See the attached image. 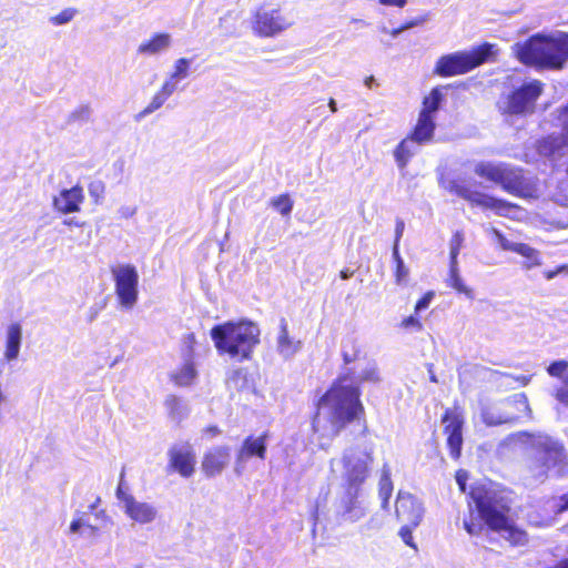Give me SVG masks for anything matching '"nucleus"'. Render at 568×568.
<instances>
[{
    "label": "nucleus",
    "instance_id": "nucleus-19",
    "mask_svg": "<svg viewBox=\"0 0 568 568\" xmlns=\"http://www.w3.org/2000/svg\"><path fill=\"white\" fill-rule=\"evenodd\" d=\"M270 438V433L267 430L263 432L260 436L257 437H254V436H247L239 452H237V456H236V462L237 464L248 459V458H252V457H257L260 458L261 460H264L266 458V453H267V439Z\"/></svg>",
    "mask_w": 568,
    "mask_h": 568
},
{
    "label": "nucleus",
    "instance_id": "nucleus-35",
    "mask_svg": "<svg viewBox=\"0 0 568 568\" xmlns=\"http://www.w3.org/2000/svg\"><path fill=\"white\" fill-rule=\"evenodd\" d=\"M447 283L450 287L456 290L458 293L465 294L468 298H474L473 290L467 287L458 273V262L450 263L449 277Z\"/></svg>",
    "mask_w": 568,
    "mask_h": 568
},
{
    "label": "nucleus",
    "instance_id": "nucleus-61",
    "mask_svg": "<svg viewBox=\"0 0 568 568\" xmlns=\"http://www.w3.org/2000/svg\"><path fill=\"white\" fill-rule=\"evenodd\" d=\"M134 214H135V209L126 207V209L122 210V215L125 217H131Z\"/></svg>",
    "mask_w": 568,
    "mask_h": 568
},
{
    "label": "nucleus",
    "instance_id": "nucleus-30",
    "mask_svg": "<svg viewBox=\"0 0 568 568\" xmlns=\"http://www.w3.org/2000/svg\"><path fill=\"white\" fill-rule=\"evenodd\" d=\"M549 377L558 381L562 386L568 387V359H555L546 367Z\"/></svg>",
    "mask_w": 568,
    "mask_h": 568
},
{
    "label": "nucleus",
    "instance_id": "nucleus-26",
    "mask_svg": "<svg viewBox=\"0 0 568 568\" xmlns=\"http://www.w3.org/2000/svg\"><path fill=\"white\" fill-rule=\"evenodd\" d=\"M191 63L192 59L189 58L176 59L173 64V70L164 80V83L171 85L172 89L176 91L180 81L189 77Z\"/></svg>",
    "mask_w": 568,
    "mask_h": 568
},
{
    "label": "nucleus",
    "instance_id": "nucleus-27",
    "mask_svg": "<svg viewBox=\"0 0 568 568\" xmlns=\"http://www.w3.org/2000/svg\"><path fill=\"white\" fill-rule=\"evenodd\" d=\"M226 387L236 390L252 389L255 387L254 377L250 375L246 369H235L226 378Z\"/></svg>",
    "mask_w": 568,
    "mask_h": 568
},
{
    "label": "nucleus",
    "instance_id": "nucleus-8",
    "mask_svg": "<svg viewBox=\"0 0 568 568\" xmlns=\"http://www.w3.org/2000/svg\"><path fill=\"white\" fill-rule=\"evenodd\" d=\"M294 20L281 7L263 4L256 9L252 30L261 38H275L293 27Z\"/></svg>",
    "mask_w": 568,
    "mask_h": 568
},
{
    "label": "nucleus",
    "instance_id": "nucleus-17",
    "mask_svg": "<svg viewBox=\"0 0 568 568\" xmlns=\"http://www.w3.org/2000/svg\"><path fill=\"white\" fill-rule=\"evenodd\" d=\"M343 465L345 469V493L349 496H356L368 476L367 463L362 459L354 460L351 457H344Z\"/></svg>",
    "mask_w": 568,
    "mask_h": 568
},
{
    "label": "nucleus",
    "instance_id": "nucleus-25",
    "mask_svg": "<svg viewBox=\"0 0 568 568\" xmlns=\"http://www.w3.org/2000/svg\"><path fill=\"white\" fill-rule=\"evenodd\" d=\"M435 131V116H426L419 114L417 124L410 135V138L417 143H424L432 140Z\"/></svg>",
    "mask_w": 568,
    "mask_h": 568
},
{
    "label": "nucleus",
    "instance_id": "nucleus-39",
    "mask_svg": "<svg viewBox=\"0 0 568 568\" xmlns=\"http://www.w3.org/2000/svg\"><path fill=\"white\" fill-rule=\"evenodd\" d=\"M417 526H412V525H404L400 529H399V536L402 538V540L410 548L413 549H417V546L414 541V538H413V530L416 528Z\"/></svg>",
    "mask_w": 568,
    "mask_h": 568
},
{
    "label": "nucleus",
    "instance_id": "nucleus-31",
    "mask_svg": "<svg viewBox=\"0 0 568 568\" xmlns=\"http://www.w3.org/2000/svg\"><path fill=\"white\" fill-rule=\"evenodd\" d=\"M517 254L525 258L521 265L523 268L527 271L542 264L540 252L526 243H521L519 250H517Z\"/></svg>",
    "mask_w": 568,
    "mask_h": 568
},
{
    "label": "nucleus",
    "instance_id": "nucleus-3",
    "mask_svg": "<svg viewBox=\"0 0 568 568\" xmlns=\"http://www.w3.org/2000/svg\"><path fill=\"white\" fill-rule=\"evenodd\" d=\"M260 328L248 321L226 322L211 329V338L221 355H227L239 362L252 357L260 343Z\"/></svg>",
    "mask_w": 568,
    "mask_h": 568
},
{
    "label": "nucleus",
    "instance_id": "nucleus-24",
    "mask_svg": "<svg viewBox=\"0 0 568 568\" xmlns=\"http://www.w3.org/2000/svg\"><path fill=\"white\" fill-rule=\"evenodd\" d=\"M506 405H515V410H507L506 422H514L524 416H530V408L525 393H515L505 399Z\"/></svg>",
    "mask_w": 568,
    "mask_h": 568
},
{
    "label": "nucleus",
    "instance_id": "nucleus-23",
    "mask_svg": "<svg viewBox=\"0 0 568 568\" xmlns=\"http://www.w3.org/2000/svg\"><path fill=\"white\" fill-rule=\"evenodd\" d=\"M301 348V342L288 335L287 323L284 318L280 323V332L276 338V351L284 358H291Z\"/></svg>",
    "mask_w": 568,
    "mask_h": 568
},
{
    "label": "nucleus",
    "instance_id": "nucleus-36",
    "mask_svg": "<svg viewBox=\"0 0 568 568\" xmlns=\"http://www.w3.org/2000/svg\"><path fill=\"white\" fill-rule=\"evenodd\" d=\"M79 11L75 8H65L59 13L49 18V22L52 26L59 27L64 26L71 22L77 16Z\"/></svg>",
    "mask_w": 568,
    "mask_h": 568
},
{
    "label": "nucleus",
    "instance_id": "nucleus-7",
    "mask_svg": "<svg viewBox=\"0 0 568 568\" xmlns=\"http://www.w3.org/2000/svg\"><path fill=\"white\" fill-rule=\"evenodd\" d=\"M538 152L552 163L558 180L555 201L568 206V143L564 138L548 136L539 142Z\"/></svg>",
    "mask_w": 568,
    "mask_h": 568
},
{
    "label": "nucleus",
    "instance_id": "nucleus-52",
    "mask_svg": "<svg viewBox=\"0 0 568 568\" xmlns=\"http://www.w3.org/2000/svg\"><path fill=\"white\" fill-rule=\"evenodd\" d=\"M404 229H405L404 221L398 219L396 221V227H395V241H397V243H399L400 237L403 236Z\"/></svg>",
    "mask_w": 568,
    "mask_h": 568
},
{
    "label": "nucleus",
    "instance_id": "nucleus-4",
    "mask_svg": "<svg viewBox=\"0 0 568 568\" xmlns=\"http://www.w3.org/2000/svg\"><path fill=\"white\" fill-rule=\"evenodd\" d=\"M474 172L516 196L537 199L540 195L537 180L526 178L521 170L509 164L481 161L476 163Z\"/></svg>",
    "mask_w": 568,
    "mask_h": 568
},
{
    "label": "nucleus",
    "instance_id": "nucleus-40",
    "mask_svg": "<svg viewBox=\"0 0 568 568\" xmlns=\"http://www.w3.org/2000/svg\"><path fill=\"white\" fill-rule=\"evenodd\" d=\"M409 275V270L404 261L396 263L395 280L398 285L405 284Z\"/></svg>",
    "mask_w": 568,
    "mask_h": 568
},
{
    "label": "nucleus",
    "instance_id": "nucleus-49",
    "mask_svg": "<svg viewBox=\"0 0 568 568\" xmlns=\"http://www.w3.org/2000/svg\"><path fill=\"white\" fill-rule=\"evenodd\" d=\"M378 2L386 7H395L402 9L408 3V0H378Z\"/></svg>",
    "mask_w": 568,
    "mask_h": 568
},
{
    "label": "nucleus",
    "instance_id": "nucleus-50",
    "mask_svg": "<svg viewBox=\"0 0 568 568\" xmlns=\"http://www.w3.org/2000/svg\"><path fill=\"white\" fill-rule=\"evenodd\" d=\"M203 434L210 438H213L221 434V429L216 425H209L203 428Z\"/></svg>",
    "mask_w": 568,
    "mask_h": 568
},
{
    "label": "nucleus",
    "instance_id": "nucleus-53",
    "mask_svg": "<svg viewBox=\"0 0 568 568\" xmlns=\"http://www.w3.org/2000/svg\"><path fill=\"white\" fill-rule=\"evenodd\" d=\"M561 122H562V125H564V130L566 132V135L562 136V138L568 143V105L564 109V111L561 113Z\"/></svg>",
    "mask_w": 568,
    "mask_h": 568
},
{
    "label": "nucleus",
    "instance_id": "nucleus-13",
    "mask_svg": "<svg viewBox=\"0 0 568 568\" xmlns=\"http://www.w3.org/2000/svg\"><path fill=\"white\" fill-rule=\"evenodd\" d=\"M440 422L443 424V434L446 437L449 456L454 460H458L462 457L464 444L463 429L465 416L463 408L456 404L453 407L446 408L442 415Z\"/></svg>",
    "mask_w": 568,
    "mask_h": 568
},
{
    "label": "nucleus",
    "instance_id": "nucleus-58",
    "mask_svg": "<svg viewBox=\"0 0 568 568\" xmlns=\"http://www.w3.org/2000/svg\"><path fill=\"white\" fill-rule=\"evenodd\" d=\"M81 526H82L81 519H79V518L73 519L70 524V530L72 532H77Z\"/></svg>",
    "mask_w": 568,
    "mask_h": 568
},
{
    "label": "nucleus",
    "instance_id": "nucleus-57",
    "mask_svg": "<svg viewBox=\"0 0 568 568\" xmlns=\"http://www.w3.org/2000/svg\"><path fill=\"white\" fill-rule=\"evenodd\" d=\"M392 255H393L395 263L403 261V258L399 255V243H397V241H394Z\"/></svg>",
    "mask_w": 568,
    "mask_h": 568
},
{
    "label": "nucleus",
    "instance_id": "nucleus-54",
    "mask_svg": "<svg viewBox=\"0 0 568 568\" xmlns=\"http://www.w3.org/2000/svg\"><path fill=\"white\" fill-rule=\"evenodd\" d=\"M90 114L91 110L89 106H81L72 114V116H80L81 119L88 120L90 118Z\"/></svg>",
    "mask_w": 568,
    "mask_h": 568
},
{
    "label": "nucleus",
    "instance_id": "nucleus-6",
    "mask_svg": "<svg viewBox=\"0 0 568 568\" xmlns=\"http://www.w3.org/2000/svg\"><path fill=\"white\" fill-rule=\"evenodd\" d=\"M494 49V44L485 43L470 51L442 55L435 64L434 73L444 78L465 74L486 62L495 53Z\"/></svg>",
    "mask_w": 568,
    "mask_h": 568
},
{
    "label": "nucleus",
    "instance_id": "nucleus-9",
    "mask_svg": "<svg viewBox=\"0 0 568 568\" xmlns=\"http://www.w3.org/2000/svg\"><path fill=\"white\" fill-rule=\"evenodd\" d=\"M346 364L356 362L349 375L339 379V386L329 390H358L359 387L376 386L382 381V374L375 359L364 357L351 358L344 355Z\"/></svg>",
    "mask_w": 568,
    "mask_h": 568
},
{
    "label": "nucleus",
    "instance_id": "nucleus-34",
    "mask_svg": "<svg viewBox=\"0 0 568 568\" xmlns=\"http://www.w3.org/2000/svg\"><path fill=\"white\" fill-rule=\"evenodd\" d=\"M542 449L545 453V460L542 464L545 466H547V467L556 466L557 464H559L562 460V457H564L562 445L555 443V442H549V443H545L542 445Z\"/></svg>",
    "mask_w": 568,
    "mask_h": 568
},
{
    "label": "nucleus",
    "instance_id": "nucleus-22",
    "mask_svg": "<svg viewBox=\"0 0 568 568\" xmlns=\"http://www.w3.org/2000/svg\"><path fill=\"white\" fill-rule=\"evenodd\" d=\"M22 343V326L20 323H11L6 329V348L3 357L8 362L16 361L19 357Z\"/></svg>",
    "mask_w": 568,
    "mask_h": 568
},
{
    "label": "nucleus",
    "instance_id": "nucleus-28",
    "mask_svg": "<svg viewBox=\"0 0 568 568\" xmlns=\"http://www.w3.org/2000/svg\"><path fill=\"white\" fill-rule=\"evenodd\" d=\"M418 144L409 136L397 145L394 151V158L399 169H404L407 165L410 158L417 152Z\"/></svg>",
    "mask_w": 568,
    "mask_h": 568
},
{
    "label": "nucleus",
    "instance_id": "nucleus-48",
    "mask_svg": "<svg viewBox=\"0 0 568 568\" xmlns=\"http://www.w3.org/2000/svg\"><path fill=\"white\" fill-rule=\"evenodd\" d=\"M427 21V17H420V18H416L414 20H410V21H407L406 23H404L402 27H400V30H408V29H412L414 27H417V26H420L423 23H425Z\"/></svg>",
    "mask_w": 568,
    "mask_h": 568
},
{
    "label": "nucleus",
    "instance_id": "nucleus-20",
    "mask_svg": "<svg viewBox=\"0 0 568 568\" xmlns=\"http://www.w3.org/2000/svg\"><path fill=\"white\" fill-rule=\"evenodd\" d=\"M83 201V190L77 185L60 191V193L53 197V207L62 214L75 213L80 211Z\"/></svg>",
    "mask_w": 568,
    "mask_h": 568
},
{
    "label": "nucleus",
    "instance_id": "nucleus-60",
    "mask_svg": "<svg viewBox=\"0 0 568 568\" xmlns=\"http://www.w3.org/2000/svg\"><path fill=\"white\" fill-rule=\"evenodd\" d=\"M557 399L565 405H568V393H556Z\"/></svg>",
    "mask_w": 568,
    "mask_h": 568
},
{
    "label": "nucleus",
    "instance_id": "nucleus-18",
    "mask_svg": "<svg viewBox=\"0 0 568 568\" xmlns=\"http://www.w3.org/2000/svg\"><path fill=\"white\" fill-rule=\"evenodd\" d=\"M172 45L173 38L171 33L155 32L140 42L136 53L143 58H154L169 52Z\"/></svg>",
    "mask_w": 568,
    "mask_h": 568
},
{
    "label": "nucleus",
    "instance_id": "nucleus-16",
    "mask_svg": "<svg viewBox=\"0 0 568 568\" xmlns=\"http://www.w3.org/2000/svg\"><path fill=\"white\" fill-rule=\"evenodd\" d=\"M116 497L124 504V513L139 524H149L156 517V509L148 503L138 501L132 495L126 494L120 484L116 488Z\"/></svg>",
    "mask_w": 568,
    "mask_h": 568
},
{
    "label": "nucleus",
    "instance_id": "nucleus-10",
    "mask_svg": "<svg viewBox=\"0 0 568 568\" xmlns=\"http://www.w3.org/2000/svg\"><path fill=\"white\" fill-rule=\"evenodd\" d=\"M544 91V84L539 80H530L504 97L498 102V108L507 114H528L535 110V104Z\"/></svg>",
    "mask_w": 568,
    "mask_h": 568
},
{
    "label": "nucleus",
    "instance_id": "nucleus-33",
    "mask_svg": "<svg viewBox=\"0 0 568 568\" xmlns=\"http://www.w3.org/2000/svg\"><path fill=\"white\" fill-rule=\"evenodd\" d=\"M443 97L442 88H434L430 93L424 98L423 109L419 114H425L426 116H435V113L439 109V105L443 101Z\"/></svg>",
    "mask_w": 568,
    "mask_h": 568
},
{
    "label": "nucleus",
    "instance_id": "nucleus-5",
    "mask_svg": "<svg viewBox=\"0 0 568 568\" xmlns=\"http://www.w3.org/2000/svg\"><path fill=\"white\" fill-rule=\"evenodd\" d=\"M359 393H324L318 399V407H326L328 422L334 434H339L353 422L365 424V410Z\"/></svg>",
    "mask_w": 568,
    "mask_h": 568
},
{
    "label": "nucleus",
    "instance_id": "nucleus-15",
    "mask_svg": "<svg viewBox=\"0 0 568 568\" xmlns=\"http://www.w3.org/2000/svg\"><path fill=\"white\" fill-rule=\"evenodd\" d=\"M231 462V448L217 445L204 452L201 459V470L206 478L220 476Z\"/></svg>",
    "mask_w": 568,
    "mask_h": 568
},
{
    "label": "nucleus",
    "instance_id": "nucleus-29",
    "mask_svg": "<svg viewBox=\"0 0 568 568\" xmlns=\"http://www.w3.org/2000/svg\"><path fill=\"white\" fill-rule=\"evenodd\" d=\"M174 92L171 85L163 82L141 114L148 115L159 110Z\"/></svg>",
    "mask_w": 568,
    "mask_h": 568
},
{
    "label": "nucleus",
    "instance_id": "nucleus-2",
    "mask_svg": "<svg viewBox=\"0 0 568 568\" xmlns=\"http://www.w3.org/2000/svg\"><path fill=\"white\" fill-rule=\"evenodd\" d=\"M468 496L475 503L477 511L490 530L506 532L505 538L511 546L527 544V532L518 528L509 518L510 507L495 490L483 484H477L470 488Z\"/></svg>",
    "mask_w": 568,
    "mask_h": 568
},
{
    "label": "nucleus",
    "instance_id": "nucleus-56",
    "mask_svg": "<svg viewBox=\"0 0 568 568\" xmlns=\"http://www.w3.org/2000/svg\"><path fill=\"white\" fill-rule=\"evenodd\" d=\"M488 231L491 233V235L494 236L495 241L498 244H500L505 240L504 234L499 230L495 227H489Z\"/></svg>",
    "mask_w": 568,
    "mask_h": 568
},
{
    "label": "nucleus",
    "instance_id": "nucleus-41",
    "mask_svg": "<svg viewBox=\"0 0 568 568\" xmlns=\"http://www.w3.org/2000/svg\"><path fill=\"white\" fill-rule=\"evenodd\" d=\"M400 326L405 329L420 332L423 329V324L418 317L410 315L404 318L400 323Z\"/></svg>",
    "mask_w": 568,
    "mask_h": 568
},
{
    "label": "nucleus",
    "instance_id": "nucleus-55",
    "mask_svg": "<svg viewBox=\"0 0 568 568\" xmlns=\"http://www.w3.org/2000/svg\"><path fill=\"white\" fill-rule=\"evenodd\" d=\"M514 379L518 383L519 387H526L529 385L531 376L519 375V376L515 377Z\"/></svg>",
    "mask_w": 568,
    "mask_h": 568
},
{
    "label": "nucleus",
    "instance_id": "nucleus-32",
    "mask_svg": "<svg viewBox=\"0 0 568 568\" xmlns=\"http://www.w3.org/2000/svg\"><path fill=\"white\" fill-rule=\"evenodd\" d=\"M195 377L196 371L193 363L190 362L185 363L178 372L171 375V378L178 387L191 386Z\"/></svg>",
    "mask_w": 568,
    "mask_h": 568
},
{
    "label": "nucleus",
    "instance_id": "nucleus-42",
    "mask_svg": "<svg viewBox=\"0 0 568 568\" xmlns=\"http://www.w3.org/2000/svg\"><path fill=\"white\" fill-rule=\"evenodd\" d=\"M455 479L458 485V488L460 493H466L467 490V480H468V473L465 469H458L455 473Z\"/></svg>",
    "mask_w": 568,
    "mask_h": 568
},
{
    "label": "nucleus",
    "instance_id": "nucleus-12",
    "mask_svg": "<svg viewBox=\"0 0 568 568\" xmlns=\"http://www.w3.org/2000/svg\"><path fill=\"white\" fill-rule=\"evenodd\" d=\"M114 290L122 308L132 310L139 297V273L131 264H120L111 270Z\"/></svg>",
    "mask_w": 568,
    "mask_h": 568
},
{
    "label": "nucleus",
    "instance_id": "nucleus-1",
    "mask_svg": "<svg viewBox=\"0 0 568 568\" xmlns=\"http://www.w3.org/2000/svg\"><path fill=\"white\" fill-rule=\"evenodd\" d=\"M511 52L525 65L561 70L568 61V33H537L515 43Z\"/></svg>",
    "mask_w": 568,
    "mask_h": 568
},
{
    "label": "nucleus",
    "instance_id": "nucleus-37",
    "mask_svg": "<svg viewBox=\"0 0 568 568\" xmlns=\"http://www.w3.org/2000/svg\"><path fill=\"white\" fill-rule=\"evenodd\" d=\"M271 205L282 215H290L293 210V201L288 194H282L271 200Z\"/></svg>",
    "mask_w": 568,
    "mask_h": 568
},
{
    "label": "nucleus",
    "instance_id": "nucleus-59",
    "mask_svg": "<svg viewBox=\"0 0 568 568\" xmlns=\"http://www.w3.org/2000/svg\"><path fill=\"white\" fill-rule=\"evenodd\" d=\"M381 30H382V32L389 33L393 38L398 37L404 31V30H400V27L397 29H393L390 31H388L386 27H383Z\"/></svg>",
    "mask_w": 568,
    "mask_h": 568
},
{
    "label": "nucleus",
    "instance_id": "nucleus-64",
    "mask_svg": "<svg viewBox=\"0 0 568 568\" xmlns=\"http://www.w3.org/2000/svg\"><path fill=\"white\" fill-rule=\"evenodd\" d=\"M97 315H98V308H91V310H90L89 321H90V322L94 321V320H95V317H97Z\"/></svg>",
    "mask_w": 568,
    "mask_h": 568
},
{
    "label": "nucleus",
    "instance_id": "nucleus-62",
    "mask_svg": "<svg viewBox=\"0 0 568 568\" xmlns=\"http://www.w3.org/2000/svg\"><path fill=\"white\" fill-rule=\"evenodd\" d=\"M353 274H354V272H353V271H349V270H343V271H341V274H339V275H341V278H343V280H347V278L352 277V276H353Z\"/></svg>",
    "mask_w": 568,
    "mask_h": 568
},
{
    "label": "nucleus",
    "instance_id": "nucleus-47",
    "mask_svg": "<svg viewBox=\"0 0 568 568\" xmlns=\"http://www.w3.org/2000/svg\"><path fill=\"white\" fill-rule=\"evenodd\" d=\"M568 511V491L559 496V503L556 508V513L561 514Z\"/></svg>",
    "mask_w": 568,
    "mask_h": 568
},
{
    "label": "nucleus",
    "instance_id": "nucleus-44",
    "mask_svg": "<svg viewBox=\"0 0 568 568\" xmlns=\"http://www.w3.org/2000/svg\"><path fill=\"white\" fill-rule=\"evenodd\" d=\"M434 297V292H427L415 305V313L426 310Z\"/></svg>",
    "mask_w": 568,
    "mask_h": 568
},
{
    "label": "nucleus",
    "instance_id": "nucleus-45",
    "mask_svg": "<svg viewBox=\"0 0 568 568\" xmlns=\"http://www.w3.org/2000/svg\"><path fill=\"white\" fill-rule=\"evenodd\" d=\"M562 273H568V265H560L554 271H545L544 276L546 280L550 281Z\"/></svg>",
    "mask_w": 568,
    "mask_h": 568
},
{
    "label": "nucleus",
    "instance_id": "nucleus-38",
    "mask_svg": "<svg viewBox=\"0 0 568 568\" xmlns=\"http://www.w3.org/2000/svg\"><path fill=\"white\" fill-rule=\"evenodd\" d=\"M464 244V233L463 231H456L450 240V262L454 264L457 262L458 254Z\"/></svg>",
    "mask_w": 568,
    "mask_h": 568
},
{
    "label": "nucleus",
    "instance_id": "nucleus-51",
    "mask_svg": "<svg viewBox=\"0 0 568 568\" xmlns=\"http://www.w3.org/2000/svg\"><path fill=\"white\" fill-rule=\"evenodd\" d=\"M184 346L189 349L190 353L193 352V346L196 343L195 335L190 333L183 338Z\"/></svg>",
    "mask_w": 568,
    "mask_h": 568
},
{
    "label": "nucleus",
    "instance_id": "nucleus-21",
    "mask_svg": "<svg viewBox=\"0 0 568 568\" xmlns=\"http://www.w3.org/2000/svg\"><path fill=\"white\" fill-rule=\"evenodd\" d=\"M396 516L406 525L418 526L423 518L422 505L412 496L400 497L396 501Z\"/></svg>",
    "mask_w": 568,
    "mask_h": 568
},
{
    "label": "nucleus",
    "instance_id": "nucleus-11",
    "mask_svg": "<svg viewBox=\"0 0 568 568\" xmlns=\"http://www.w3.org/2000/svg\"><path fill=\"white\" fill-rule=\"evenodd\" d=\"M444 187L450 192L454 193L462 199L469 202L471 205L479 206L483 210H491L497 215L510 217L511 212L517 210V205L509 203L504 200L496 199L494 196H490L488 194L473 191L469 187L459 184L456 181H448L447 183H444Z\"/></svg>",
    "mask_w": 568,
    "mask_h": 568
},
{
    "label": "nucleus",
    "instance_id": "nucleus-46",
    "mask_svg": "<svg viewBox=\"0 0 568 568\" xmlns=\"http://www.w3.org/2000/svg\"><path fill=\"white\" fill-rule=\"evenodd\" d=\"M521 243L509 241L505 237V240L499 244L500 248L504 251H510L514 253H517V250H519Z\"/></svg>",
    "mask_w": 568,
    "mask_h": 568
},
{
    "label": "nucleus",
    "instance_id": "nucleus-43",
    "mask_svg": "<svg viewBox=\"0 0 568 568\" xmlns=\"http://www.w3.org/2000/svg\"><path fill=\"white\" fill-rule=\"evenodd\" d=\"M464 528L471 536L479 535L483 530V526L479 523H475L473 517L464 519Z\"/></svg>",
    "mask_w": 568,
    "mask_h": 568
},
{
    "label": "nucleus",
    "instance_id": "nucleus-14",
    "mask_svg": "<svg viewBox=\"0 0 568 568\" xmlns=\"http://www.w3.org/2000/svg\"><path fill=\"white\" fill-rule=\"evenodd\" d=\"M196 467V455L189 444L173 445L168 450V464L165 471L169 475L178 474L182 478H190L194 475Z\"/></svg>",
    "mask_w": 568,
    "mask_h": 568
},
{
    "label": "nucleus",
    "instance_id": "nucleus-63",
    "mask_svg": "<svg viewBox=\"0 0 568 568\" xmlns=\"http://www.w3.org/2000/svg\"><path fill=\"white\" fill-rule=\"evenodd\" d=\"M328 106H329L332 112H336L337 111V104H336V101L334 99H329Z\"/></svg>",
    "mask_w": 568,
    "mask_h": 568
}]
</instances>
